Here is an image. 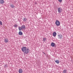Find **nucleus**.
Instances as JSON below:
<instances>
[{
    "instance_id": "nucleus-19",
    "label": "nucleus",
    "mask_w": 73,
    "mask_h": 73,
    "mask_svg": "<svg viewBox=\"0 0 73 73\" xmlns=\"http://www.w3.org/2000/svg\"><path fill=\"white\" fill-rule=\"evenodd\" d=\"M14 27H15V28H16L17 27V24H15L14 25Z\"/></svg>"
},
{
    "instance_id": "nucleus-5",
    "label": "nucleus",
    "mask_w": 73,
    "mask_h": 73,
    "mask_svg": "<svg viewBox=\"0 0 73 73\" xmlns=\"http://www.w3.org/2000/svg\"><path fill=\"white\" fill-rule=\"evenodd\" d=\"M58 38H59L60 39H61L62 37V36L61 35H58Z\"/></svg>"
},
{
    "instance_id": "nucleus-10",
    "label": "nucleus",
    "mask_w": 73,
    "mask_h": 73,
    "mask_svg": "<svg viewBox=\"0 0 73 73\" xmlns=\"http://www.w3.org/2000/svg\"><path fill=\"white\" fill-rule=\"evenodd\" d=\"M55 62L56 63V64H58L59 63H60V61H59V60H55Z\"/></svg>"
},
{
    "instance_id": "nucleus-4",
    "label": "nucleus",
    "mask_w": 73,
    "mask_h": 73,
    "mask_svg": "<svg viewBox=\"0 0 73 73\" xmlns=\"http://www.w3.org/2000/svg\"><path fill=\"white\" fill-rule=\"evenodd\" d=\"M62 9L61 7H59L58 8V13H61Z\"/></svg>"
},
{
    "instance_id": "nucleus-17",
    "label": "nucleus",
    "mask_w": 73,
    "mask_h": 73,
    "mask_svg": "<svg viewBox=\"0 0 73 73\" xmlns=\"http://www.w3.org/2000/svg\"><path fill=\"white\" fill-rule=\"evenodd\" d=\"M10 7L12 8H13L15 7H14L13 6V5H11Z\"/></svg>"
},
{
    "instance_id": "nucleus-22",
    "label": "nucleus",
    "mask_w": 73,
    "mask_h": 73,
    "mask_svg": "<svg viewBox=\"0 0 73 73\" xmlns=\"http://www.w3.org/2000/svg\"><path fill=\"white\" fill-rule=\"evenodd\" d=\"M44 53V54H45V53H44V52H43Z\"/></svg>"
},
{
    "instance_id": "nucleus-15",
    "label": "nucleus",
    "mask_w": 73,
    "mask_h": 73,
    "mask_svg": "<svg viewBox=\"0 0 73 73\" xmlns=\"http://www.w3.org/2000/svg\"><path fill=\"white\" fill-rule=\"evenodd\" d=\"M46 40H47L46 38H43V41L44 42V41H46Z\"/></svg>"
},
{
    "instance_id": "nucleus-2",
    "label": "nucleus",
    "mask_w": 73,
    "mask_h": 73,
    "mask_svg": "<svg viewBox=\"0 0 73 73\" xmlns=\"http://www.w3.org/2000/svg\"><path fill=\"white\" fill-rule=\"evenodd\" d=\"M30 51V50H29L28 48H27L26 49L25 51L24 52V53H25V54H28V53H29V52Z\"/></svg>"
},
{
    "instance_id": "nucleus-9",
    "label": "nucleus",
    "mask_w": 73,
    "mask_h": 73,
    "mask_svg": "<svg viewBox=\"0 0 73 73\" xmlns=\"http://www.w3.org/2000/svg\"><path fill=\"white\" fill-rule=\"evenodd\" d=\"M5 42H6V43L8 42V38H6L4 39Z\"/></svg>"
},
{
    "instance_id": "nucleus-20",
    "label": "nucleus",
    "mask_w": 73,
    "mask_h": 73,
    "mask_svg": "<svg viewBox=\"0 0 73 73\" xmlns=\"http://www.w3.org/2000/svg\"><path fill=\"white\" fill-rule=\"evenodd\" d=\"M0 25H3V23H2L1 21H0Z\"/></svg>"
},
{
    "instance_id": "nucleus-8",
    "label": "nucleus",
    "mask_w": 73,
    "mask_h": 73,
    "mask_svg": "<svg viewBox=\"0 0 73 73\" xmlns=\"http://www.w3.org/2000/svg\"><path fill=\"white\" fill-rule=\"evenodd\" d=\"M4 3V1L3 0H0V4H3Z\"/></svg>"
},
{
    "instance_id": "nucleus-14",
    "label": "nucleus",
    "mask_w": 73,
    "mask_h": 73,
    "mask_svg": "<svg viewBox=\"0 0 73 73\" xmlns=\"http://www.w3.org/2000/svg\"><path fill=\"white\" fill-rule=\"evenodd\" d=\"M18 28H19V31H23V29H22V27H18Z\"/></svg>"
},
{
    "instance_id": "nucleus-23",
    "label": "nucleus",
    "mask_w": 73,
    "mask_h": 73,
    "mask_svg": "<svg viewBox=\"0 0 73 73\" xmlns=\"http://www.w3.org/2000/svg\"><path fill=\"white\" fill-rule=\"evenodd\" d=\"M5 66H7V65H6Z\"/></svg>"
},
{
    "instance_id": "nucleus-11",
    "label": "nucleus",
    "mask_w": 73,
    "mask_h": 73,
    "mask_svg": "<svg viewBox=\"0 0 73 73\" xmlns=\"http://www.w3.org/2000/svg\"><path fill=\"white\" fill-rule=\"evenodd\" d=\"M56 35L57 33H56L54 32L53 33V36L54 37H55V36H56Z\"/></svg>"
},
{
    "instance_id": "nucleus-13",
    "label": "nucleus",
    "mask_w": 73,
    "mask_h": 73,
    "mask_svg": "<svg viewBox=\"0 0 73 73\" xmlns=\"http://www.w3.org/2000/svg\"><path fill=\"white\" fill-rule=\"evenodd\" d=\"M19 35L21 36L23 35V33L21 31H19Z\"/></svg>"
},
{
    "instance_id": "nucleus-1",
    "label": "nucleus",
    "mask_w": 73,
    "mask_h": 73,
    "mask_svg": "<svg viewBox=\"0 0 73 73\" xmlns=\"http://www.w3.org/2000/svg\"><path fill=\"white\" fill-rule=\"evenodd\" d=\"M55 24L57 26H59L60 25V22L58 20H56L55 22Z\"/></svg>"
},
{
    "instance_id": "nucleus-12",
    "label": "nucleus",
    "mask_w": 73,
    "mask_h": 73,
    "mask_svg": "<svg viewBox=\"0 0 73 73\" xmlns=\"http://www.w3.org/2000/svg\"><path fill=\"white\" fill-rule=\"evenodd\" d=\"M55 45V44H54V43L52 42L51 43V46L52 47H54V46Z\"/></svg>"
},
{
    "instance_id": "nucleus-18",
    "label": "nucleus",
    "mask_w": 73,
    "mask_h": 73,
    "mask_svg": "<svg viewBox=\"0 0 73 73\" xmlns=\"http://www.w3.org/2000/svg\"><path fill=\"white\" fill-rule=\"evenodd\" d=\"M66 70H65L63 71V73H66Z\"/></svg>"
},
{
    "instance_id": "nucleus-16",
    "label": "nucleus",
    "mask_w": 73,
    "mask_h": 73,
    "mask_svg": "<svg viewBox=\"0 0 73 73\" xmlns=\"http://www.w3.org/2000/svg\"><path fill=\"white\" fill-rule=\"evenodd\" d=\"M27 20V19L26 18H24L23 20L24 21H26Z\"/></svg>"
},
{
    "instance_id": "nucleus-3",
    "label": "nucleus",
    "mask_w": 73,
    "mask_h": 73,
    "mask_svg": "<svg viewBox=\"0 0 73 73\" xmlns=\"http://www.w3.org/2000/svg\"><path fill=\"white\" fill-rule=\"evenodd\" d=\"M26 49L27 48L26 47H23L21 49L22 51H23V52H24Z\"/></svg>"
},
{
    "instance_id": "nucleus-7",
    "label": "nucleus",
    "mask_w": 73,
    "mask_h": 73,
    "mask_svg": "<svg viewBox=\"0 0 73 73\" xmlns=\"http://www.w3.org/2000/svg\"><path fill=\"white\" fill-rule=\"evenodd\" d=\"M21 27H22V29L23 30V29H25L26 28L25 26L24 25H23L21 26Z\"/></svg>"
},
{
    "instance_id": "nucleus-6",
    "label": "nucleus",
    "mask_w": 73,
    "mask_h": 73,
    "mask_svg": "<svg viewBox=\"0 0 73 73\" xmlns=\"http://www.w3.org/2000/svg\"><path fill=\"white\" fill-rule=\"evenodd\" d=\"M23 71L22 69L20 68L19 70V73H22Z\"/></svg>"
},
{
    "instance_id": "nucleus-21",
    "label": "nucleus",
    "mask_w": 73,
    "mask_h": 73,
    "mask_svg": "<svg viewBox=\"0 0 73 73\" xmlns=\"http://www.w3.org/2000/svg\"><path fill=\"white\" fill-rule=\"evenodd\" d=\"M59 2H61L62 1V0H58Z\"/></svg>"
}]
</instances>
